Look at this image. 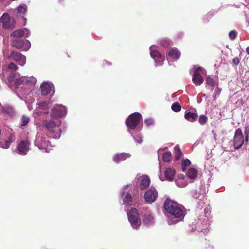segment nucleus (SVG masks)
Listing matches in <instances>:
<instances>
[{"label":"nucleus","mask_w":249,"mask_h":249,"mask_svg":"<svg viewBox=\"0 0 249 249\" xmlns=\"http://www.w3.org/2000/svg\"><path fill=\"white\" fill-rule=\"evenodd\" d=\"M4 146H6V143L5 142V140H1L0 141V147L2 148H5Z\"/></svg>","instance_id":"nucleus-46"},{"label":"nucleus","mask_w":249,"mask_h":249,"mask_svg":"<svg viewBox=\"0 0 249 249\" xmlns=\"http://www.w3.org/2000/svg\"><path fill=\"white\" fill-rule=\"evenodd\" d=\"M197 174V171L196 169L194 168H191L188 170L187 172V176L189 178L194 179L196 178Z\"/></svg>","instance_id":"nucleus-25"},{"label":"nucleus","mask_w":249,"mask_h":249,"mask_svg":"<svg viewBox=\"0 0 249 249\" xmlns=\"http://www.w3.org/2000/svg\"><path fill=\"white\" fill-rule=\"evenodd\" d=\"M245 135H246V139H245V141L246 142H248V134L247 133H245Z\"/></svg>","instance_id":"nucleus-50"},{"label":"nucleus","mask_w":249,"mask_h":249,"mask_svg":"<svg viewBox=\"0 0 249 249\" xmlns=\"http://www.w3.org/2000/svg\"><path fill=\"white\" fill-rule=\"evenodd\" d=\"M36 82V79L33 76H22L16 79L14 85L16 89H18L22 85L27 86H34Z\"/></svg>","instance_id":"nucleus-6"},{"label":"nucleus","mask_w":249,"mask_h":249,"mask_svg":"<svg viewBox=\"0 0 249 249\" xmlns=\"http://www.w3.org/2000/svg\"><path fill=\"white\" fill-rule=\"evenodd\" d=\"M122 197L123 199L124 204L129 205L132 203V196L131 195L127 193L126 195L124 192H123L121 194Z\"/></svg>","instance_id":"nucleus-23"},{"label":"nucleus","mask_w":249,"mask_h":249,"mask_svg":"<svg viewBox=\"0 0 249 249\" xmlns=\"http://www.w3.org/2000/svg\"><path fill=\"white\" fill-rule=\"evenodd\" d=\"M160 150H159V151H158V154H159V155L160 154Z\"/></svg>","instance_id":"nucleus-54"},{"label":"nucleus","mask_w":249,"mask_h":249,"mask_svg":"<svg viewBox=\"0 0 249 249\" xmlns=\"http://www.w3.org/2000/svg\"><path fill=\"white\" fill-rule=\"evenodd\" d=\"M144 123L147 126H150L153 124L154 120L152 119H146L144 120Z\"/></svg>","instance_id":"nucleus-42"},{"label":"nucleus","mask_w":249,"mask_h":249,"mask_svg":"<svg viewBox=\"0 0 249 249\" xmlns=\"http://www.w3.org/2000/svg\"><path fill=\"white\" fill-rule=\"evenodd\" d=\"M67 112V109L65 107L58 105L52 109L51 116L52 118L61 117L66 115Z\"/></svg>","instance_id":"nucleus-10"},{"label":"nucleus","mask_w":249,"mask_h":249,"mask_svg":"<svg viewBox=\"0 0 249 249\" xmlns=\"http://www.w3.org/2000/svg\"><path fill=\"white\" fill-rule=\"evenodd\" d=\"M206 83L208 85H210L212 87H214L216 85L215 82L214 80V79L213 78H212V77H211L210 76L207 77V78H206Z\"/></svg>","instance_id":"nucleus-37"},{"label":"nucleus","mask_w":249,"mask_h":249,"mask_svg":"<svg viewBox=\"0 0 249 249\" xmlns=\"http://www.w3.org/2000/svg\"><path fill=\"white\" fill-rule=\"evenodd\" d=\"M208 221V219H207V220H206V223H207Z\"/></svg>","instance_id":"nucleus-55"},{"label":"nucleus","mask_w":249,"mask_h":249,"mask_svg":"<svg viewBox=\"0 0 249 249\" xmlns=\"http://www.w3.org/2000/svg\"><path fill=\"white\" fill-rule=\"evenodd\" d=\"M41 94L43 95H46L51 93V91L53 93H54V87L53 85L48 82H44L40 86Z\"/></svg>","instance_id":"nucleus-16"},{"label":"nucleus","mask_w":249,"mask_h":249,"mask_svg":"<svg viewBox=\"0 0 249 249\" xmlns=\"http://www.w3.org/2000/svg\"><path fill=\"white\" fill-rule=\"evenodd\" d=\"M208 121V117L204 115H201L198 118V121L201 125H204Z\"/></svg>","instance_id":"nucleus-34"},{"label":"nucleus","mask_w":249,"mask_h":249,"mask_svg":"<svg viewBox=\"0 0 249 249\" xmlns=\"http://www.w3.org/2000/svg\"><path fill=\"white\" fill-rule=\"evenodd\" d=\"M43 125L47 130L48 135L38 133L36 135L35 144L39 149L44 150L46 152H49L51 145L49 141L47 139H48V137L54 139L60 138L61 133L60 128V122L55 123L51 120H46L43 121Z\"/></svg>","instance_id":"nucleus-1"},{"label":"nucleus","mask_w":249,"mask_h":249,"mask_svg":"<svg viewBox=\"0 0 249 249\" xmlns=\"http://www.w3.org/2000/svg\"><path fill=\"white\" fill-rule=\"evenodd\" d=\"M128 185H126V186L124 187V188H127V187H128Z\"/></svg>","instance_id":"nucleus-53"},{"label":"nucleus","mask_w":249,"mask_h":249,"mask_svg":"<svg viewBox=\"0 0 249 249\" xmlns=\"http://www.w3.org/2000/svg\"><path fill=\"white\" fill-rule=\"evenodd\" d=\"M24 34V31H23V30L19 29L14 31L11 34V36L14 37H19L23 36Z\"/></svg>","instance_id":"nucleus-28"},{"label":"nucleus","mask_w":249,"mask_h":249,"mask_svg":"<svg viewBox=\"0 0 249 249\" xmlns=\"http://www.w3.org/2000/svg\"><path fill=\"white\" fill-rule=\"evenodd\" d=\"M217 92H218V93H219L220 92V90H219V89H217Z\"/></svg>","instance_id":"nucleus-52"},{"label":"nucleus","mask_w":249,"mask_h":249,"mask_svg":"<svg viewBox=\"0 0 249 249\" xmlns=\"http://www.w3.org/2000/svg\"><path fill=\"white\" fill-rule=\"evenodd\" d=\"M191 164V161L188 159L183 160L181 163V168L183 172H185L186 167Z\"/></svg>","instance_id":"nucleus-32"},{"label":"nucleus","mask_w":249,"mask_h":249,"mask_svg":"<svg viewBox=\"0 0 249 249\" xmlns=\"http://www.w3.org/2000/svg\"><path fill=\"white\" fill-rule=\"evenodd\" d=\"M49 102L40 101L37 103V108L41 109L47 110L50 107V105Z\"/></svg>","instance_id":"nucleus-24"},{"label":"nucleus","mask_w":249,"mask_h":249,"mask_svg":"<svg viewBox=\"0 0 249 249\" xmlns=\"http://www.w3.org/2000/svg\"><path fill=\"white\" fill-rule=\"evenodd\" d=\"M127 216L128 221L132 228L135 229H138L141 225V222L137 210L135 208L131 209L130 211L127 212Z\"/></svg>","instance_id":"nucleus-5"},{"label":"nucleus","mask_w":249,"mask_h":249,"mask_svg":"<svg viewBox=\"0 0 249 249\" xmlns=\"http://www.w3.org/2000/svg\"><path fill=\"white\" fill-rule=\"evenodd\" d=\"M8 71H12L13 72H11L10 75L8 78V80L10 83L14 82L18 76L19 75V74L16 72V71L18 69V66L14 63L11 62L7 67Z\"/></svg>","instance_id":"nucleus-13"},{"label":"nucleus","mask_w":249,"mask_h":249,"mask_svg":"<svg viewBox=\"0 0 249 249\" xmlns=\"http://www.w3.org/2000/svg\"><path fill=\"white\" fill-rule=\"evenodd\" d=\"M171 108L174 111L178 112L181 110V107L178 102H175L172 104Z\"/></svg>","instance_id":"nucleus-36"},{"label":"nucleus","mask_w":249,"mask_h":249,"mask_svg":"<svg viewBox=\"0 0 249 249\" xmlns=\"http://www.w3.org/2000/svg\"><path fill=\"white\" fill-rule=\"evenodd\" d=\"M7 59L14 60L21 66H23L26 62L25 56L15 51H12L11 54L7 56Z\"/></svg>","instance_id":"nucleus-8"},{"label":"nucleus","mask_w":249,"mask_h":249,"mask_svg":"<svg viewBox=\"0 0 249 249\" xmlns=\"http://www.w3.org/2000/svg\"><path fill=\"white\" fill-rule=\"evenodd\" d=\"M246 52L248 54H249V46L246 48Z\"/></svg>","instance_id":"nucleus-51"},{"label":"nucleus","mask_w":249,"mask_h":249,"mask_svg":"<svg viewBox=\"0 0 249 249\" xmlns=\"http://www.w3.org/2000/svg\"><path fill=\"white\" fill-rule=\"evenodd\" d=\"M12 46L19 49L23 47V50L28 51L31 47V43L28 40L15 39L11 43Z\"/></svg>","instance_id":"nucleus-11"},{"label":"nucleus","mask_w":249,"mask_h":249,"mask_svg":"<svg viewBox=\"0 0 249 249\" xmlns=\"http://www.w3.org/2000/svg\"><path fill=\"white\" fill-rule=\"evenodd\" d=\"M4 110L9 114L12 113L13 112V109L11 107L5 108Z\"/></svg>","instance_id":"nucleus-47"},{"label":"nucleus","mask_w":249,"mask_h":249,"mask_svg":"<svg viewBox=\"0 0 249 249\" xmlns=\"http://www.w3.org/2000/svg\"><path fill=\"white\" fill-rule=\"evenodd\" d=\"M193 75L202 76L206 74L205 71L201 67L195 66L191 70Z\"/></svg>","instance_id":"nucleus-20"},{"label":"nucleus","mask_w":249,"mask_h":249,"mask_svg":"<svg viewBox=\"0 0 249 249\" xmlns=\"http://www.w3.org/2000/svg\"><path fill=\"white\" fill-rule=\"evenodd\" d=\"M240 1L243 4L245 5L249 3V0H240Z\"/></svg>","instance_id":"nucleus-49"},{"label":"nucleus","mask_w":249,"mask_h":249,"mask_svg":"<svg viewBox=\"0 0 249 249\" xmlns=\"http://www.w3.org/2000/svg\"><path fill=\"white\" fill-rule=\"evenodd\" d=\"M30 143L28 140H23L18 144V153L21 155H26L29 150Z\"/></svg>","instance_id":"nucleus-14"},{"label":"nucleus","mask_w":249,"mask_h":249,"mask_svg":"<svg viewBox=\"0 0 249 249\" xmlns=\"http://www.w3.org/2000/svg\"><path fill=\"white\" fill-rule=\"evenodd\" d=\"M206 200V199L204 196H202L197 202V209L201 210L204 207Z\"/></svg>","instance_id":"nucleus-30"},{"label":"nucleus","mask_w":249,"mask_h":249,"mask_svg":"<svg viewBox=\"0 0 249 249\" xmlns=\"http://www.w3.org/2000/svg\"><path fill=\"white\" fill-rule=\"evenodd\" d=\"M142 118V116L139 112L132 113L128 116L125 124L129 133H131V130L135 129L139 124Z\"/></svg>","instance_id":"nucleus-3"},{"label":"nucleus","mask_w":249,"mask_h":249,"mask_svg":"<svg viewBox=\"0 0 249 249\" xmlns=\"http://www.w3.org/2000/svg\"><path fill=\"white\" fill-rule=\"evenodd\" d=\"M138 183L141 190H144L150 185V179L146 175H142L138 178Z\"/></svg>","instance_id":"nucleus-15"},{"label":"nucleus","mask_w":249,"mask_h":249,"mask_svg":"<svg viewBox=\"0 0 249 249\" xmlns=\"http://www.w3.org/2000/svg\"><path fill=\"white\" fill-rule=\"evenodd\" d=\"M237 36L236 32L234 31H231L229 34V36L231 40L234 39Z\"/></svg>","instance_id":"nucleus-41"},{"label":"nucleus","mask_w":249,"mask_h":249,"mask_svg":"<svg viewBox=\"0 0 249 249\" xmlns=\"http://www.w3.org/2000/svg\"><path fill=\"white\" fill-rule=\"evenodd\" d=\"M180 55V52L176 48L172 49L168 53L167 59L169 62V65L170 61L178 60Z\"/></svg>","instance_id":"nucleus-17"},{"label":"nucleus","mask_w":249,"mask_h":249,"mask_svg":"<svg viewBox=\"0 0 249 249\" xmlns=\"http://www.w3.org/2000/svg\"><path fill=\"white\" fill-rule=\"evenodd\" d=\"M240 62V59L238 57H235L232 59V63L235 65H238Z\"/></svg>","instance_id":"nucleus-43"},{"label":"nucleus","mask_w":249,"mask_h":249,"mask_svg":"<svg viewBox=\"0 0 249 249\" xmlns=\"http://www.w3.org/2000/svg\"><path fill=\"white\" fill-rule=\"evenodd\" d=\"M203 212L205 214V217H208V215L209 214V213H209V210L208 208H205Z\"/></svg>","instance_id":"nucleus-48"},{"label":"nucleus","mask_w":249,"mask_h":249,"mask_svg":"<svg viewBox=\"0 0 249 249\" xmlns=\"http://www.w3.org/2000/svg\"><path fill=\"white\" fill-rule=\"evenodd\" d=\"M175 173L176 172L174 169L168 168L164 172V176L167 180L171 181L173 179Z\"/></svg>","instance_id":"nucleus-21"},{"label":"nucleus","mask_w":249,"mask_h":249,"mask_svg":"<svg viewBox=\"0 0 249 249\" xmlns=\"http://www.w3.org/2000/svg\"><path fill=\"white\" fill-rule=\"evenodd\" d=\"M23 31H24V33H25V34L24 35L25 36V37H28L30 36V31L29 29H27V28H24L23 29Z\"/></svg>","instance_id":"nucleus-44"},{"label":"nucleus","mask_w":249,"mask_h":249,"mask_svg":"<svg viewBox=\"0 0 249 249\" xmlns=\"http://www.w3.org/2000/svg\"><path fill=\"white\" fill-rule=\"evenodd\" d=\"M30 121L29 117L26 116H23L21 119V126L26 125Z\"/></svg>","instance_id":"nucleus-38"},{"label":"nucleus","mask_w":249,"mask_h":249,"mask_svg":"<svg viewBox=\"0 0 249 249\" xmlns=\"http://www.w3.org/2000/svg\"><path fill=\"white\" fill-rule=\"evenodd\" d=\"M175 151L176 152L175 159L176 160H178L181 158L182 156L181 150L178 145H176L175 147Z\"/></svg>","instance_id":"nucleus-33"},{"label":"nucleus","mask_w":249,"mask_h":249,"mask_svg":"<svg viewBox=\"0 0 249 249\" xmlns=\"http://www.w3.org/2000/svg\"><path fill=\"white\" fill-rule=\"evenodd\" d=\"M160 44L162 46L166 47L170 45V43L169 40L165 39L161 41Z\"/></svg>","instance_id":"nucleus-40"},{"label":"nucleus","mask_w":249,"mask_h":249,"mask_svg":"<svg viewBox=\"0 0 249 249\" xmlns=\"http://www.w3.org/2000/svg\"><path fill=\"white\" fill-rule=\"evenodd\" d=\"M15 140V137L14 134H11L8 138L7 140H5V142L6 143V146H4L5 148H8L10 146V145Z\"/></svg>","instance_id":"nucleus-27"},{"label":"nucleus","mask_w":249,"mask_h":249,"mask_svg":"<svg viewBox=\"0 0 249 249\" xmlns=\"http://www.w3.org/2000/svg\"><path fill=\"white\" fill-rule=\"evenodd\" d=\"M130 156L131 155L129 154L125 153L118 154L114 155L113 160L115 162L118 163L121 161L124 160L129 158Z\"/></svg>","instance_id":"nucleus-19"},{"label":"nucleus","mask_w":249,"mask_h":249,"mask_svg":"<svg viewBox=\"0 0 249 249\" xmlns=\"http://www.w3.org/2000/svg\"><path fill=\"white\" fill-rule=\"evenodd\" d=\"M158 196V191L154 187H151L145 192L144 198L147 203L151 204L155 201Z\"/></svg>","instance_id":"nucleus-7"},{"label":"nucleus","mask_w":249,"mask_h":249,"mask_svg":"<svg viewBox=\"0 0 249 249\" xmlns=\"http://www.w3.org/2000/svg\"><path fill=\"white\" fill-rule=\"evenodd\" d=\"M184 118L188 121L191 122H195L197 118V115L196 113L190 111H186Z\"/></svg>","instance_id":"nucleus-22"},{"label":"nucleus","mask_w":249,"mask_h":249,"mask_svg":"<svg viewBox=\"0 0 249 249\" xmlns=\"http://www.w3.org/2000/svg\"><path fill=\"white\" fill-rule=\"evenodd\" d=\"M244 138L242 131L240 128L236 130L233 138V146L235 149H239L243 144Z\"/></svg>","instance_id":"nucleus-9"},{"label":"nucleus","mask_w":249,"mask_h":249,"mask_svg":"<svg viewBox=\"0 0 249 249\" xmlns=\"http://www.w3.org/2000/svg\"><path fill=\"white\" fill-rule=\"evenodd\" d=\"M153 47V46L150 47V55L155 59L156 66H161L163 63V61L164 60V57L157 50H154Z\"/></svg>","instance_id":"nucleus-12"},{"label":"nucleus","mask_w":249,"mask_h":249,"mask_svg":"<svg viewBox=\"0 0 249 249\" xmlns=\"http://www.w3.org/2000/svg\"><path fill=\"white\" fill-rule=\"evenodd\" d=\"M0 26L3 29L12 30L16 27L15 20L5 13L0 18Z\"/></svg>","instance_id":"nucleus-4"},{"label":"nucleus","mask_w":249,"mask_h":249,"mask_svg":"<svg viewBox=\"0 0 249 249\" xmlns=\"http://www.w3.org/2000/svg\"><path fill=\"white\" fill-rule=\"evenodd\" d=\"M184 178V177L183 175H180L178 177V179L176 180V183L178 186L180 187H183L187 185L186 183H182L181 182V179H183Z\"/></svg>","instance_id":"nucleus-35"},{"label":"nucleus","mask_w":249,"mask_h":249,"mask_svg":"<svg viewBox=\"0 0 249 249\" xmlns=\"http://www.w3.org/2000/svg\"><path fill=\"white\" fill-rule=\"evenodd\" d=\"M136 142L141 144L142 142V137L141 134L139 133L136 134L135 135L131 132L130 133Z\"/></svg>","instance_id":"nucleus-29"},{"label":"nucleus","mask_w":249,"mask_h":249,"mask_svg":"<svg viewBox=\"0 0 249 249\" xmlns=\"http://www.w3.org/2000/svg\"><path fill=\"white\" fill-rule=\"evenodd\" d=\"M202 196V195H201L199 193H198L196 192H195V193L193 195V196L194 198L198 199H200Z\"/></svg>","instance_id":"nucleus-45"},{"label":"nucleus","mask_w":249,"mask_h":249,"mask_svg":"<svg viewBox=\"0 0 249 249\" xmlns=\"http://www.w3.org/2000/svg\"><path fill=\"white\" fill-rule=\"evenodd\" d=\"M26 8L22 5H19L17 8V10L18 13L24 14L26 12Z\"/></svg>","instance_id":"nucleus-39"},{"label":"nucleus","mask_w":249,"mask_h":249,"mask_svg":"<svg viewBox=\"0 0 249 249\" xmlns=\"http://www.w3.org/2000/svg\"><path fill=\"white\" fill-rule=\"evenodd\" d=\"M172 158V154L170 152H164L163 154L162 160L165 162H169Z\"/></svg>","instance_id":"nucleus-31"},{"label":"nucleus","mask_w":249,"mask_h":249,"mask_svg":"<svg viewBox=\"0 0 249 249\" xmlns=\"http://www.w3.org/2000/svg\"><path fill=\"white\" fill-rule=\"evenodd\" d=\"M142 222L145 226H150L154 224V218L151 214H145L143 218Z\"/></svg>","instance_id":"nucleus-18"},{"label":"nucleus","mask_w":249,"mask_h":249,"mask_svg":"<svg viewBox=\"0 0 249 249\" xmlns=\"http://www.w3.org/2000/svg\"><path fill=\"white\" fill-rule=\"evenodd\" d=\"M164 208L167 213L174 216L173 218H168L167 222L169 225L177 223L179 221L178 218H183L185 215L183 211L184 207L169 199H166L164 203Z\"/></svg>","instance_id":"nucleus-2"},{"label":"nucleus","mask_w":249,"mask_h":249,"mask_svg":"<svg viewBox=\"0 0 249 249\" xmlns=\"http://www.w3.org/2000/svg\"><path fill=\"white\" fill-rule=\"evenodd\" d=\"M193 83L197 86L203 83L204 79L202 76L193 75L192 79Z\"/></svg>","instance_id":"nucleus-26"}]
</instances>
